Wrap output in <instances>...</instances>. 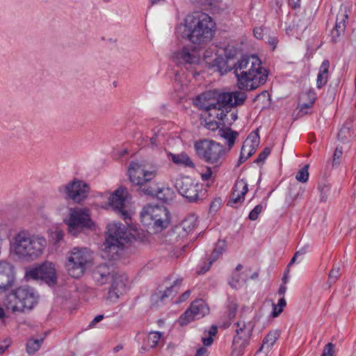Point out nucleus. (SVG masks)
Returning a JSON list of instances; mask_svg holds the SVG:
<instances>
[{"mask_svg":"<svg viewBox=\"0 0 356 356\" xmlns=\"http://www.w3.org/2000/svg\"><path fill=\"white\" fill-rule=\"evenodd\" d=\"M225 56L231 70H234L240 90H253L266 83L268 73L261 67V62L257 56H243L235 63H230L233 56L228 53V49H225Z\"/></svg>","mask_w":356,"mask_h":356,"instance_id":"nucleus-1","label":"nucleus"},{"mask_svg":"<svg viewBox=\"0 0 356 356\" xmlns=\"http://www.w3.org/2000/svg\"><path fill=\"white\" fill-rule=\"evenodd\" d=\"M215 23L204 13H196L187 17L185 24L177 29L183 38L194 44H204L212 39Z\"/></svg>","mask_w":356,"mask_h":356,"instance_id":"nucleus-2","label":"nucleus"},{"mask_svg":"<svg viewBox=\"0 0 356 356\" xmlns=\"http://www.w3.org/2000/svg\"><path fill=\"white\" fill-rule=\"evenodd\" d=\"M47 246L46 239L38 234L22 230L17 233L10 243L11 250L19 258L33 261L41 256Z\"/></svg>","mask_w":356,"mask_h":356,"instance_id":"nucleus-3","label":"nucleus"},{"mask_svg":"<svg viewBox=\"0 0 356 356\" xmlns=\"http://www.w3.org/2000/svg\"><path fill=\"white\" fill-rule=\"evenodd\" d=\"M246 98L244 92H227L219 94L216 102H205V95L202 94L197 97L195 104L202 110L213 111L218 119L226 122L228 108L242 105Z\"/></svg>","mask_w":356,"mask_h":356,"instance_id":"nucleus-4","label":"nucleus"},{"mask_svg":"<svg viewBox=\"0 0 356 356\" xmlns=\"http://www.w3.org/2000/svg\"><path fill=\"white\" fill-rule=\"evenodd\" d=\"M157 175L156 167L148 169L143 163L138 161H131L128 168L129 179L140 195L154 196L158 186L154 179Z\"/></svg>","mask_w":356,"mask_h":356,"instance_id":"nucleus-5","label":"nucleus"},{"mask_svg":"<svg viewBox=\"0 0 356 356\" xmlns=\"http://www.w3.org/2000/svg\"><path fill=\"white\" fill-rule=\"evenodd\" d=\"M92 280L98 286L111 283L108 299L115 301L125 291V276L117 273L113 266L101 264L96 266L91 272Z\"/></svg>","mask_w":356,"mask_h":356,"instance_id":"nucleus-6","label":"nucleus"},{"mask_svg":"<svg viewBox=\"0 0 356 356\" xmlns=\"http://www.w3.org/2000/svg\"><path fill=\"white\" fill-rule=\"evenodd\" d=\"M140 221L149 232H159L170 224V212L164 207L147 204L140 213Z\"/></svg>","mask_w":356,"mask_h":356,"instance_id":"nucleus-7","label":"nucleus"},{"mask_svg":"<svg viewBox=\"0 0 356 356\" xmlns=\"http://www.w3.org/2000/svg\"><path fill=\"white\" fill-rule=\"evenodd\" d=\"M37 300L34 289L29 286H23L9 293L3 300V305L14 312H22L31 309Z\"/></svg>","mask_w":356,"mask_h":356,"instance_id":"nucleus-8","label":"nucleus"},{"mask_svg":"<svg viewBox=\"0 0 356 356\" xmlns=\"http://www.w3.org/2000/svg\"><path fill=\"white\" fill-rule=\"evenodd\" d=\"M194 147L197 155L214 168L223 163L227 152L221 144L207 139L196 141Z\"/></svg>","mask_w":356,"mask_h":356,"instance_id":"nucleus-9","label":"nucleus"},{"mask_svg":"<svg viewBox=\"0 0 356 356\" xmlns=\"http://www.w3.org/2000/svg\"><path fill=\"white\" fill-rule=\"evenodd\" d=\"M92 257L87 248H74L67 252L65 268L72 277L80 278L91 265Z\"/></svg>","mask_w":356,"mask_h":356,"instance_id":"nucleus-10","label":"nucleus"},{"mask_svg":"<svg viewBox=\"0 0 356 356\" xmlns=\"http://www.w3.org/2000/svg\"><path fill=\"white\" fill-rule=\"evenodd\" d=\"M67 225L69 233L72 236H76L85 227H90L92 222L88 210L79 208L70 209Z\"/></svg>","mask_w":356,"mask_h":356,"instance_id":"nucleus-11","label":"nucleus"},{"mask_svg":"<svg viewBox=\"0 0 356 356\" xmlns=\"http://www.w3.org/2000/svg\"><path fill=\"white\" fill-rule=\"evenodd\" d=\"M209 313V308L202 299L194 300L190 307L179 318L181 325H187L195 319H200Z\"/></svg>","mask_w":356,"mask_h":356,"instance_id":"nucleus-12","label":"nucleus"},{"mask_svg":"<svg viewBox=\"0 0 356 356\" xmlns=\"http://www.w3.org/2000/svg\"><path fill=\"white\" fill-rule=\"evenodd\" d=\"M175 187L179 193L191 202L198 198L199 186L190 177H180L176 179Z\"/></svg>","mask_w":356,"mask_h":356,"instance_id":"nucleus-13","label":"nucleus"},{"mask_svg":"<svg viewBox=\"0 0 356 356\" xmlns=\"http://www.w3.org/2000/svg\"><path fill=\"white\" fill-rule=\"evenodd\" d=\"M203 60L209 67H216L221 74L231 71L232 66L229 65V60L218 56L216 53V47H209L203 54Z\"/></svg>","mask_w":356,"mask_h":356,"instance_id":"nucleus-14","label":"nucleus"},{"mask_svg":"<svg viewBox=\"0 0 356 356\" xmlns=\"http://www.w3.org/2000/svg\"><path fill=\"white\" fill-rule=\"evenodd\" d=\"M29 278L43 280L47 283H55L56 280V270L51 262H44L41 266L30 270L26 273Z\"/></svg>","mask_w":356,"mask_h":356,"instance_id":"nucleus-15","label":"nucleus"},{"mask_svg":"<svg viewBox=\"0 0 356 356\" xmlns=\"http://www.w3.org/2000/svg\"><path fill=\"white\" fill-rule=\"evenodd\" d=\"M64 191L67 197L79 203L88 196L89 186L82 181L74 179L65 186Z\"/></svg>","mask_w":356,"mask_h":356,"instance_id":"nucleus-16","label":"nucleus"},{"mask_svg":"<svg viewBox=\"0 0 356 356\" xmlns=\"http://www.w3.org/2000/svg\"><path fill=\"white\" fill-rule=\"evenodd\" d=\"M254 326L250 321L245 323L239 321L237 322L236 335L233 339V344L236 348H243L249 343Z\"/></svg>","mask_w":356,"mask_h":356,"instance_id":"nucleus-17","label":"nucleus"},{"mask_svg":"<svg viewBox=\"0 0 356 356\" xmlns=\"http://www.w3.org/2000/svg\"><path fill=\"white\" fill-rule=\"evenodd\" d=\"M127 195V189L124 187H120L116 191H115V192L110 196L108 199L109 205L114 210L120 213L124 219H127L129 217L127 212L124 210V202Z\"/></svg>","mask_w":356,"mask_h":356,"instance_id":"nucleus-18","label":"nucleus"},{"mask_svg":"<svg viewBox=\"0 0 356 356\" xmlns=\"http://www.w3.org/2000/svg\"><path fill=\"white\" fill-rule=\"evenodd\" d=\"M13 266L6 261H0V290L6 291L14 284Z\"/></svg>","mask_w":356,"mask_h":356,"instance_id":"nucleus-19","label":"nucleus"},{"mask_svg":"<svg viewBox=\"0 0 356 356\" xmlns=\"http://www.w3.org/2000/svg\"><path fill=\"white\" fill-rule=\"evenodd\" d=\"M123 242H117V239H107L103 244V257L108 260H115L120 257L124 248Z\"/></svg>","mask_w":356,"mask_h":356,"instance_id":"nucleus-20","label":"nucleus"},{"mask_svg":"<svg viewBox=\"0 0 356 356\" xmlns=\"http://www.w3.org/2000/svg\"><path fill=\"white\" fill-rule=\"evenodd\" d=\"M348 18V15L346 9H341L337 15L335 26L331 31L332 41L333 42H337L340 37L344 34Z\"/></svg>","mask_w":356,"mask_h":356,"instance_id":"nucleus-21","label":"nucleus"},{"mask_svg":"<svg viewBox=\"0 0 356 356\" xmlns=\"http://www.w3.org/2000/svg\"><path fill=\"white\" fill-rule=\"evenodd\" d=\"M248 191V182L244 179H238L236 181L230 200L227 204L232 207L234 204L242 203Z\"/></svg>","mask_w":356,"mask_h":356,"instance_id":"nucleus-22","label":"nucleus"},{"mask_svg":"<svg viewBox=\"0 0 356 356\" xmlns=\"http://www.w3.org/2000/svg\"><path fill=\"white\" fill-rule=\"evenodd\" d=\"M107 239H117V242H124L127 239V228L120 222H112L107 226Z\"/></svg>","mask_w":356,"mask_h":356,"instance_id":"nucleus-23","label":"nucleus"},{"mask_svg":"<svg viewBox=\"0 0 356 356\" xmlns=\"http://www.w3.org/2000/svg\"><path fill=\"white\" fill-rule=\"evenodd\" d=\"M200 49L184 47L177 53V58L181 63L196 65L200 61Z\"/></svg>","mask_w":356,"mask_h":356,"instance_id":"nucleus-24","label":"nucleus"},{"mask_svg":"<svg viewBox=\"0 0 356 356\" xmlns=\"http://www.w3.org/2000/svg\"><path fill=\"white\" fill-rule=\"evenodd\" d=\"M183 279L174 278L173 276L169 277L163 282L165 290L163 291L167 296V298L174 297L179 291Z\"/></svg>","mask_w":356,"mask_h":356,"instance_id":"nucleus-25","label":"nucleus"},{"mask_svg":"<svg viewBox=\"0 0 356 356\" xmlns=\"http://www.w3.org/2000/svg\"><path fill=\"white\" fill-rule=\"evenodd\" d=\"M316 100V94L313 90H309L300 94L298 99V106L302 111L311 108Z\"/></svg>","mask_w":356,"mask_h":356,"instance_id":"nucleus-26","label":"nucleus"},{"mask_svg":"<svg viewBox=\"0 0 356 356\" xmlns=\"http://www.w3.org/2000/svg\"><path fill=\"white\" fill-rule=\"evenodd\" d=\"M169 156L171 157L172 162L177 165L189 167L191 168H194L195 166V163L193 162L188 155L185 152H181L177 154L170 153Z\"/></svg>","mask_w":356,"mask_h":356,"instance_id":"nucleus-27","label":"nucleus"},{"mask_svg":"<svg viewBox=\"0 0 356 356\" xmlns=\"http://www.w3.org/2000/svg\"><path fill=\"white\" fill-rule=\"evenodd\" d=\"M218 135L227 140L228 145L227 151H229L234 145L235 139L238 134L236 131H233L229 128H226L220 129L218 130Z\"/></svg>","mask_w":356,"mask_h":356,"instance_id":"nucleus-28","label":"nucleus"},{"mask_svg":"<svg viewBox=\"0 0 356 356\" xmlns=\"http://www.w3.org/2000/svg\"><path fill=\"white\" fill-rule=\"evenodd\" d=\"M154 196L164 202H168L174 199L175 192L169 187L159 188V186H157V190L154 193Z\"/></svg>","mask_w":356,"mask_h":356,"instance_id":"nucleus-29","label":"nucleus"},{"mask_svg":"<svg viewBox=\"0 0 356 356\" xmlns=\"http://www.w3.org/2000/svg\"><path fill=\"white\" fill-rule=\"evenodd\" d=\"M197 221V217L195 214H190L182 220L180 227L186 234H188L194 229L196 226Z\"/></svg>","mask_w":356,"mask_h":356,"instance_id":"nucleus-30","label":"nucleus"},{"mask_svg":"<svg viewBox=\"0 0 356 356\" xmlns=\"http://www.w3.org/2000/svg\"><path fill=\"white\" fill-rule=\"evenodd\" d=\"M279 337V334L277 331L270 332L264 339L263 343L259 348L261 350L264 347L267 348H270L276 341Z\"/></svg>","mask_w":356,"mask_h":356,"instance_id":"nucleus-31","label":"nucleus"},{"mask_svg":"<svg viewBox=\"0 0 356 356\" xmlns=\"http://www.w3.org/2000/svg\"><path fill=\"white\" fill-rule=\"evenodd\" d=\"M259 144V136L257 134H251L243 143L245 147L257 150Z\"/></svg>","mask_w":356,"mask_h":356,"instance_id":"nucleus-32","label":"nucleus"},{"mask_svg":"<svg viewBox=\"0 0 356 356\" xmlns=\"http://www.w3.org/2000/svg\"><path fill=\"white\" fill-rule=\"evenodd\" d=\"M256 150L250 148L245 147L244 145H243L241 150V155L238 160L237 166H239L241 164L244 163L249 157H250L252 154L255 153Z\"/></svg>","mask_w":356,"mask_h":356,"instance_id":"nucleus-33","label":"nucleus"},{"mask_svg":"<svg viewBox=\"0 0 356 356\" xmlns=\"http://www.w3.org/2000/svg\"><path fill=\"white\" fill-rule=\"evenodd\" d=\"M161 336L162 333L160 332H149L147 340V345L150 348H154L157 346Z\"/></svg>","mask_w":356,"mask_h":356,"instance_id":"nucleus-34","label":"nucleus"},{"mask_svg":"<svg viewBox=\"0 0 356 356\" xmlns=\"http://www.w3.org/2000/svg\"><path fill=\"white\" fill-rule=\"evenodd\" d=\"M167 299V296L165 293L163 292V291L160 290L157 292H155L151 298L152 303L157 307L161 306L163 304V302Z\"/></svg>","mask_w":356,"mask_h":356,"instance_id":"nucleus-35","label":"nucleus"},{"mask_svg":"<svg viewBox=\"0 0 356 356\" xmlns=\"http://www.w3.org/2000/svg\"><path fill=\"white\" fill-rule=\"evenodd\" d=\"M43 339H29L26 343V351L29 354H33L39 350Z\"/></svg>","mask_w":356,"mask_h":356,"instance_id":"nucleus-36","label":"nucleus"},{"mask_svg":"<svg viewBox=\"0 0 356 356\" xmlns=\"http://www.w3.org/2000/svg\"><path fill=\"white\" fill-rule=\"evenodd\" d=\"M309 165H305L303 168L298 170L296 174V178L298 181L305 183L309 178L308 172Z\"/></svg>","mask_w":356,"mask_h":356,"instance_id":"nucleus-37","label":"nucleus"},{"mask_svg":"<svg viewBox=\"0 0 356 356\" xmlns=\"http://www.w3.org/2000/svg\"><path fill=\"white\" fill-rule=\"evenodd\" d=\"M286 302L284 298H282L279 300L277 305H273V311L272 315L273 317H277L283 311L284 307L286 306Z\"/></svg>","mask_w":356,"mask_h":356,"instance_id":"nucleus-38","label":"nucleus"},{"mask_svg":"<svg viewBox=\"0 0 356 356\" xmlns=\"http://www.w3.org/2000/svg\"><path fill=\"white\" fill-rule=\"evenodd\" d=\"M238 303L234 300L230 301L227 306V315L229 319L234 318L237 313Z\"/></svg>","mask_w":356,"mask_h":356,"instance_id":"nucleus-39","label":"nucleus"},{"mask_svg":"<svg viewBox=\"0 0 356 356\" xmlns=\"http://www.w3.org/2000/svg\"><path fill=\"white\" fill-rule=\"evenodd\" d=\"M318 189L321 192V200L325 201L327 198L328 193L330 190V186L329 184L323 183L319 184Z\"/></svg>","mask_w":356,"mask_h":356,"instance_id":"nucleus-40","label":"nucleus"},{"mask_svg":"<svg viewBox=\"0 0 356 356\" xmlns=\"http://www.w3.org/2000/svg\"><path fill=\"white\" fill-rule=\"evenodd\" d=\"M220 255H221L220 254H219L217 251H215L213 250L211 254V259L209 260L208 266L204 267L200 271L198 272V273L202 274V273H204L205 272H207L209 269L213 261H215L216 259H218Z\"/></svg>","mask_w":356,"mask_h":356,"instance_id":"nucleus-41","label":"nucleus"},{"mask_svg":"<svg viewBox=\"0 0 356 356\" xmlns=\"http://www.w3.org/2000/svg\"><path fill=\"white\" fill-rule=\"evenodd\" d=\"M264 207L262 204L257 205L249 213V219L251 220H256L259 215L263 211Z\"/></svg>","mask_w":356,"mask_h":356,"instance_id":"nucleus-42","label":"nucleus"},{"mask_svg":"<svg viewBox=\"0 0 356 356\" xmlns=\"http://www.w3.org/2000/svg\"><path fill=\"white\" fill-rule=\"evenodd\" d=\"M340 276V268L338 266H333L329 273V282L334 283Z\"/></svg>","mask_w":356,"mask_h":356,"instance_id":"nucleus-43","label":"nucleus"},{"mask_svg":"<svg viewBox=\"0 0 356 356\" xmlns=\"http://www.w3.org/2000/svg\"><path fill=\"white\" fill-rule=\"evenodd\" d=\"M343 154L342 147H337L333 156L332 165H338L339 164V159Z\"/></svg>","mask_w":356,"mask_h":356,"instance_id":"nucleus-44","label":"nucleus"},{"mask_svg":"<svg viewBox=\"0 0 356 356\" xmlns=\"http://www.w3.org/2000/svg\"><path fill=\"white\" fill-rule=\"evenodd\" d=\"M270 153L269 148H265L254 161L255 163L264 162Z\"/></svg>","mask_w":356,"mask_h":356,"instance_id":"nucleus-45","label":"nucleus"},{"mask_svg":"<svg viewBox=\"0 0 356 356\" xmlns=\"http://www.w3.org/2000/svg\"><path fill=\"white\" fill-rule=\"evenodd\" d=\"M327 76L318 72L317 76L316 84L318 88H321L327 81Z\"/></svg>","mask_w":356,"mask_h":356,"instance_id":"nucleus-46","label":"nucleus"},{"mask_svg":"<svg viewBox=\"0 0 356 356\" xmlns=\"http://www.w3.org/2000/svg\"><path fill=\"white\" fill-rule=\"evenodd\" d=\"M330 68V62L328 60H324L320 67L319 72L323 75H325L328 77V72Z\"/></svg>","mask_w":356,"mask_h":356,"instance_id":"nucleus-47","label":"nucleus"},{"mask_svg":"<svg viewBox=\"0 0 356 356\" xmlns=\"http://www.w3.org/2000/svg\"><path fill=\"white\" fill-rule=\"evenodd\" d=\"M162 139H163V137L161 136L160 135H159V134L154 135L150 138V144H151L152 147H158L161 144Z\"/></svg>","mask_w":356,"mask_h":356,"instance_id":"nucleus-48","label":"nucleus"},{"mask_svg":"<svg viewBox=\"0 0 356 356\" xmlns=\"http://www.w3.org/2000/svg\"><path fill=\"white\" fill-rule=\"evenodd\" d=\"M240 275L238 273H235L232 278V280L229 281V284L233 287L236 289L241 284Z\"/></svg>","mask_w":356,"mask_h":356,"instance_id":"nucleus-49","label":"nucleus"},{"mask_svg":"<svg viewBox=\"0 0 356 356\" xmlns=\"http://www.w3.org/2000/svg\"><path fill=\"white\" fill-rule=\"evenodd\" d=\"M333 344L328 343L324 348L322 356H332L333 355Z\"/></svg>","mask_w":356,"mask_h":356,"instance_id":"nucleus-50","label":"nucleus"},{"mask_svg":"<svg viewBox=\"0 0 356 356\" xmlns=\"http://www.w3.org/2000/svg\"><path fill=\"white\" fill-rule=\"evenodd\" d=\"M350 130L347 127H343L341 129L338 134V138L341 141H345L347 139L346 134H348Z\"/></svg>","mask_w":356,"mask_h":356,"instance_id":"nucleus-51","label":"nucleus"},{"mask_svg":"<svg viewBox=\"0 0 356 356\" xmlns=\"http://www.w3.org/2000/svg\"><path fill=\"white\" fill-rule=\"evenodd\" d=\"M206 127L211 131H216L219 128V124L216 121L209 120L206 122Z\"/></svg>","mask_w":356,"mask_h":356,"instance_id":"nucleus-52","label":"nucleus"},{"mask_svg":"<svg viewBox=\"0 0 356 356\" xmlns=\"http://www.w3.org/2000/svg\"><path fill=\"white\" fill-rule=\"evenodd\" d=\"M225 246V243L223 241H219L213 249L215 251H217L219 254H222L224 251Z\"/></svg>","mask_w":356,"mask_h":356,"instance_id":"nucleus-53","label":"nucleus"},{"mask_svg":"<svg viewBox=\"0 0 356 356\" xmlns=\"http://www.w3.org/2000/svg\"><path fill=\"white\" fill-rule=\"evenodd\" d=\"M254 36L259 40L263 38V29L261 27H255L253 30Z\"/></svg>","mask_w":356,"mask_h":356,"instance_id":"nucleus-54","label":"nucleus"},{"mask_svg":"<svg viewBox=\"0 0 356 356\" xmlns=\"http://www.w3.org/2000/svg\"><path fill=\"white\" fill-rule=\"evenodd\" d=\"M238 118L236 112H232L231 113H228L227 117V123L229 124H232Z\"/></svg>","mask_w":356,"mask_h":356,"instance_id":"nucleus-55","label":"nucleus"},{"mask_svg":"<svg viewBox=\"0 0 356 356\" xmlns=\"http://www.w3.org/2000/svg\"><path fill=\"white\" fill-rule=\"evenodd\" d=\"M104 318L103 314H99L95 317V318L90 323L89 327H94L97 323L100 322Z\"/></svg>","mask_w":356,"mask_h":356,"instance_id":"nucleus-56","label":"nucleus"},{"mask_svg":"<svg viewBox=\"0 0 356 356\" xmlns=\"http://www.w3.org/2000/svg\"><path fill=\"white\" fill-rule=\"evenodd\" d=\"M211 175L212 171L211 168H207V171L204 173L202 174V179L204 181H207L211 178Z\"/></svg>","mask_w":356,"mask_h":356,"instance_id":"nucleus-57","label":"nucleus"},{"mask_svg":"<svg viewBox=\"0 0 356 356\" xmlns=\"http://www.w3.org/2000/svg\"><path fill=\"white\" fill-rule=\"evenodd\" d=\"M4 343V345H0V355L7 350L10 344V341L9 340H5Z\"/></svg>","mask_w":356,"mask_h":356,"instance_id":"nucleus-58","label":"nucleus"},{"mask_svg":"<svg viewBox=\"0 0 356 356\" xmlns=\"http://www.w3.org/2000/svg\"><path fill=\"white\" fill-rule=\"evenodd\" d=\"M191 295V291L187 290L179 298V302H181L186 300Z\"/></svg>","mask_w":356,"mask_h":356,"instance_id":"nucleus-59","label":"nucleus"},{"mask_svg":"<svg viewBox=\"0 0 356 356\" xmlns=\"http://www.w3.org/2000/svg\"><path fill=\"white\" fill-rule=\"evenodd\" d=\"M213 342V339L211 337H203L202 343L205 346H210Z\"/></svg>","mask_w":356,"mask_h":356,"instance_id":"nucleus-60","label":"nucleus"},{"mask_svg":"<svg viewBox=\"0 0 356 356\" xmlns=\"http://www.w3.org/2000/svg\"><path fill=\"white\" fill-rule=\"evenodd\" d=\"M300 0H289L290 6L293 8H296L300 6Z\"/></svg>","mask_w":356,"mask_h":356,"instance_id":"nucleus-61","label":"nucleus"},{"mask_svg":"<svg viewBox=\"0 0 356 356\" xmlns=\"http://www.w3.org/2000/svg\"><path fill=\"white\" fill-rule=\"evenodd\" d=\"M207 349L204 347H201L197 349L195 356H205Z\"/></svg>","mask_w":356,"mask_h":356,"instance_id":"nucleus-62","label":"nucleus"},{"mask_svg":"<svg viewBox=\"0 0 356 356\" xmlns=\"http://www.w3.org/2000/svg\"><path fill=\"white\" fill-rule=\"evenodd\" d=\"M218 328L216 325H212L209 330V337H213L217 333Z\"/></svg>","mask_w":356,"mask_h":356,"instance_id":"nucleus-63","label":"nucleus"},{"mask_svg":"<svg viewBox=\"0 0 356 356\" xmlns=\"http://www.w3.org/2000/svg\"><path fill=\"white\" fill-rule=\"evenodd\" d=\"M220 202L219 200H216L210 205V209L216 210L220 205Z\"/></svg>","mask_w":356,"mask_h":356,"instance_id":"nucleus-64","label":"nucleus"}]
</instances>
